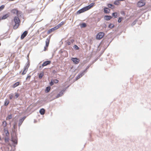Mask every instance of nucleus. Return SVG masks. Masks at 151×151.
<instances>
[{
  "label": "nucleus",
  "mask_w": 151,
  "mask_h": 151,
  "mask_svg": "<svg viewBox=\"0 0 151 151\" xmlns=\"http://www.w3.org/2000/svg\"><path fill=\"white\" fill-rule=\"evenodd\" d=\"M13 21L14 24L13 26L14 29H17L20 25L21 21L19 18L17 17H14Z\"/></svg>",
  "instance_id": "1"
},
{
  "label": "nucleus",
  "mask_w": 151,
  "mask_h": 151,
  "mask_svg": "<svg viewBox=\"0 0 151 151\" xmlns=\"http://www.w3.org/2000/svg\"><path fill=\"white\" fill-rule=\"evenodd\" d=\"M11 140L14 143L17 144V138L16 133L13 132L12 134Z\"/></svg>",
  "instance_id": "2"
},
{
  "label": "nucleus",
  "mask_w": 151,
  "mask_h": 151,
  "mask_svg": "<svg viewBox=\"0 0 151 151\" xmlns=\"http://www.w3.org/2000/svg\"><path fill=\"white\" fill-rule=\"evenodd\" d=\"M137 6L141 7L145 5V1L144 0H140L137 3Z\"/></svg>",
  "instance_id": "3"
},
{
  "label": "nucleus",
  "mask_w": 151,
  "mask_h": 151,
  "mask_svg": "<svg viewBox=\"0 0 151 151\" xmlns=\"http://www.w3.org/2000/svg\"><path fill=\"white\" fill-rule=\"evenodd\" d=\"M104 35V33L103 32H100L96 35V38L97 39L100 40L102 38Z\"/></svg>",
  "instance_id": "4"
},
{
  "label": "nucleus",
  "mask_w": 151,
  "mask_h": 151,
  "mask_svg": "<svg viewBox=\"0 0 151 151\" xmlns=\"http://www.w3.org/2000/svg\"><path fill=\"white\" fill-rule=\"evenodd\" d=\"M50 40V38H47L45 42H46V45L44 47V51H45L47 48L49 46V42Z\"/></svg>",
  "instance_id": "5"
},
{
  "label": "nucleus",
  "mask_w": 151,
  "mask_h": 151,
  "mask_svg": "<svg viewBox=\"0 0 151 151\" xmlns=\"http://www.w3.org/2000/svg\"><path fill=\"white\" fill-rule=\"evenodd\" d=\"M71 60L74 63L76 64H78L80 61V60L77 58H71Z\"/></svg>",
  "instance_id": "6"
},
{
  "label": "nucleus",
  "mask_w": 151,
  "mask_h": 151,
  "mask_svg": "<svg viewBox=\"0 0 151 151\" xmlns=\"http://www.w3.org/2000/svg\"><path fill=\"white\" fill-rule=\"evenodd\" d=\"M88 10L86 7H85L79 10L77 12V13L78 14H80L82 13L83 12L85 11H87Z\"/></svg>",
  "instance_id": "7"
},
{
  "label": "nucleus",
  "mask_w": 151,
  "mask_h": 151,
  "mask_svg": "<svg viewBox=\"0 0 151 151\" xmlns=\"http://www.w3.org/2000/svg\"><path fill=\"white\" fill-rule=\"evenodd\" d=\"M58 29V28L56 27V26H55V27H54L53 28H52L50 29H49L48 31H47V34H50L52 33L53 31H54L55 30Z\"/></svg>",
  "instance_id": "8"
},
{
  "label": "nucleus",
  "mask_w": 151,
  "mask_h": 151,
  "mask_svg": "<svg viewBox=\"0 0 151 151\" xmlns=\"http://www.w3.org/2000/svg\"><path fill=\"white\" fill-rule=\"evenodd\" d=\"M95 5V3H93L90 4L89 5L87 6L86 7L88 10L93 7Z\"/></svg>",
  "instance_id": "9"
},
{
  "label": "nucleus",
  "mask_w": 151,
  "mask_h": 151,
  "mask_svg": "<svg viewBox=\"0 0 151 151\" xmlns=\"http://www.w3.org/2000/svg\"><path fill=\"white\" fill-rule=\"evenodd\" d=\"M86 72V70H84L83 72L79 74L77 77L76 79L78 80L82 77L84 75L85 72Z\"/></svg>",
  "instance_id": "10"
},
{
  "label": "nucleus",
  "mask_w": 151,
  "mask_h": 151,
  "mask_svg": "<svg viewBox=\"0 0 151 151\" xmlns=\"http://www.w3.org/2000/svg\"><path fill=\"white\" fill-rule=\"evenodd\" d=\"M28 32L27 31H25L22 34L21 36V39H23L27 35Z\"/></svg>",
  "instance_id": "11"
},
{
  "label": "nucleus",
  "mask_w": 151,
  "mask_h": 151,
  "mask_svg": "<svg viewBox=\"0 0 151 151\" xmlns=\"http://www.w3.org/2000/svg\"><path fill=\"white\" fill-rule=\"evenodd\" d=\"M51 61H47L45 62L42 64V67H44L46 66H47L51 63Z\"/></svg>",
  "instance_id": "12"
},
{
  "label": "nucleus",
  "mask_w": 151,
  "mask_h": 151,
  "mask_svg": "<svg viewBox=\"0 0 151 151\" xmlns=\"http://www.w3.org/2000/svg\"><path fill=\"white\" fill-rule=\"evenodd\" d=\"M11 12L13 14H16L17 16L18 15L19 11L17 9H13L11 11Z\"/></svg>",
  "instance_id": "13"
},
{
  "label": "nucleus",
  "mask_w": 151,
  "mask_h": 151,
  "mask_svg": "<svg viewBox=\"0 0 151 151\" xmlns=\"http://www.w3.org/2000/svg\"><path fill=\"white\" fill-rule=\"evenodd\" d=\"M65 23V21L62 22L59 24H58V25L56 26V27H57L58 29L62 26Z\"/></svg>",
  "instance_id": "14"
},
{
  "label": "nucleus",
  "mask_w": 151,
  "mask_h": 151,
  "mask_svg": "<svg viewBox=\"0 0 151 151\" xmlns=\"http://www.w3.org/2000/svg\"><path fill=\"white\" fill-rule=\"evenodd\" d=\"M64 91H61L56 96V98H58L61 96H62L63 94Z\"/></svg>",
  "instance_id": "15"
},
{
  "label": "nucleus",
  "mask_w": 151,
  "mask_h": 151,
  "mask_svg": "<svg viewBox=\"0 0 151 151\" xmlns=\"http://www.w3.org/2000/svg\"><path fill=\"white\" fill-rule=\"evenodd\" d=\"M28 68L27 66L24 67V70L23 71V72L22 73V75H24L25 74H26V73L27 71V70H28Z\"/></svg>",
  "instance_id": "16"
},
{
  "label": "nucleus",
  "mask_w": 151,
  "mask_h": 151,
  "mask_svg": "<svg viewBox=\"0 0 151 151\" xmlns=\"http://www.w3.org/2000/svg\"><path fill=\"white\" fill-rule=\"evenodd\" d=\"M112 18L111 16H104V19L106 20H109Z\"/></svg>",
  "instance_id": "17"
},
{
  "label": "nucleus",
  "mask_w": 151,
  "mask_h": 151,
  "mask_svg": "<svg viewBox=\"0 0 151 151\" xmlns=\"http://www.w3.org/2000/svg\"><path fill=\"white\" fill-rule=\"evenodd\" d=\"M110 11V9L107 8H104V12L105 13H109Z\"/></svg>",
  "instance_id": "18"
},
{
  "label": "nucleus",
  "mask_w": 151,
  "mask_h": 151,
  "mask_svg": "<svg viewBox=\"0 0 151 151\" xmlns=\"http://www.w3.org/2000/svg\"><path fill=\"white\" fill-rule=\"evenodd\" d=\"M4 132L5 133L6 135V136H8L9 135L8 131L6 128H4Z\"/></svg>",
  "instance_id": "19"
},
{
  "label": "nucleus",
  "mask_w": 151,
  "mask_h": 151,
  "mask_svg": "<svg viewBox=\"0 0 151 151\" xmlns=\"http://www.w3.org/2000/svg\"><path fill=\"white\" fill-rule=\"evenodd\" d=\"M9 17V14H5V15H3L2 17V19H6V18H7L8 17Z\"/></svg>",
  "instance_id": "20"
},
{
  "label": "nucleus",
  "mask_w": 151,
  "mask_h": 151,
  "mask_svg": "<svg viewBox=\"0 0 151 151\" xmlns=\"http://www.w3.org/2000/svg\"><path fill=\"white\" fill-rule=\"evenodd\" d=\"M40 112L41 115H43L45 113V110L44 109H42L40 110Z\"/></svg>",
  "instance_id": "21"
},
{
  "label": "nucleus",
  "mask_w": 151,
  "mask_h": 151,
  "mask_svg": "<svg viewBox=\"0 0 151 151\" xmlns=\"http://www.w3.org/2000/svg\"><path fill=\"white\" fill-rule=\"evenodd\" d=\"M19 84V82H17L15 83L12 86V87L13 88H15L17 86H18Z\"/></svg>",
  "instance_id": "22"
},
{
  "label": "nucleus",
  "mask_w": 151,
  "mask_h": 151,
  "mask_svg": "<svg viewBox=\"0 0 151 151\" xmlns=\"http://www.w3.org/2000/svg\"><path fill=\"white\" fill-rule=\"evenodd\" d=\"M12 117V114H10V115H8L7 117H6V120H9V119H11Z\"/></svg>",
  "instance_id": "23"
},
{
  "label": "nucleus",
  "mask_w": 151,
  "mask_h": 151,
  "mask_svg": "<svg viewBox=\"0 0 151 151\" xmlns=\"http://www.w3.org/2000/svg\"><path fill=\"white\" fill-rule=\"evenodd\" d=\"M9 101L7 99H6L4 102V105L7 106L9 104Z\"/></svg>",
  "instance_id": "24"
},
{
  "label": "nucleus",
  "mask_w": 151,
  "mask_h": 151,
  "mask_svg": "<svg viewBox=\"0 0 151 151\" xmlns=\"http://www.w3.org/2000/svg\"><path fill=\"white\" fill-rule=\"evenodd\" d=\"M117 12H114L112 14V16L114 17V18H116L117 17Z\"/></svg>",
  "instance_id": "25"
},
{
  "label": "nucleus",
  "mask_w": 151,
  "mask_h": 151,
  "mask_svg": "<svg viewBox=\"0 0 151 151\" xmlns=\"http://www.w3.org/2000/svg\"><path fill=\"white\" fill-rule=\"evenodd\" d=\"M114 4L115 5H118L120 4V3L118 0H116L114 2Z\"/></svg>",
  "instance_id": "26"
},
{
  "label": "nucleus",
  "mask_w": 151,
  "mask_h": 151,
  "mask_svg": "<svg viewBox=\"0 0 151 151\" xmlns=\"http://www.w3.org/2000/svg\"><path fill=\"white\" fill-rule=\"evenodd\" d=\"M2 125L4 128H6L7 125L6 122L5 121L3 122L2 123Z\"/></svg>",
  "instance_id": "27"
},
{
  "label": "nucleus",
  "mask_w": 151,
  "mask_h": 151,
  "mask_svg": "<svg viewBox=\"0 0 151 151\" xmlns=\"http://www.w3.org/2000/svg\"><path fill=\"white\" fill-rule=\"evenodd\" d=\"M44 75L43 73H40L39 76V78L40 79H41L42 78L43 76Z\"/></svg>",
  "instance_id": "28"
},
{
  "label": "nucleus",
  "mask_w": 151,
  "mask_h": 151,
  "mask_svg": "<svg viewBox=\"0 0 151 151\" xmlns=\"http://www.w3.org/2000/svg\"><path fill=\"white\" fill-rule=\"evenodd\" d=\"M50 89V86L47 87L46 88V92H48L49 91Z\"/></svg>",
  "instance_id": "29"
},
{
  "label": "nucleus",
  "mask_w": 151,
  "mask_h": 151,
  "mask_svg": "<svg viewBox=\"0 0 151 151\" xmlns=\"http://www.w3.org/2000/svg\"><path fill=\"white\" fill-rule=\"evenodd\" d=\"M24 118H22V119H20L19 120V124L20 125H21L22 124V123L23 122L24 120Z\"/></svg>",
  "instance_id": "30"
},
{
  "label": "nucleus",
  "mask_w": 151,
  "mask_h": 151,
  "mask_svg": "<svg viewBox=\"0 0 151 151\" xmlns=\"http://www.w3.org/2000/svg\"><path fill=\"white\" fill-rule=\"evenodd\" d=\"M107 6L109 8H111L112 7H114V6L111 4H108Z\"/></svg>",
  "instance_id": "31"
},
{
  "label": "nucleus",
  "mask_w": 151,
  "mask_h": 151,
  "mask_svg": "<svg viewBox=\"0 0 151 151\" xmlns=\"http://www.w3.org/2000/svg\"><path fill=\"white\" fill-rule=\"evenodd\" d=\"M123 18L122 17H119L118 20V22L119 23L121 22V21L123 20Z\"/></svg>",
  "instance_id": "32"
},
{
  "label": "nucleus",
  "mask_w": 151,
  "mask_h": 151,
  "mask_svg": "<svg viewBox=\"0 0 151 151\" xmlns=\"http://www.w3.org/2000/svg\"><path fill=\"white\" fill-rule=\"evenodd\" d=\"M114 25L111 24H110L109 25V27L112 28L114 27Z\"/></svg>",
  "instance_id": "33"
},
{
  "label": "nucleus",
  "mask_w": 151,
  "mask_h": 151,
  "mask_svg": "<svg viewBox=\"0 0 151 151\" xmlns=\"http://www.w3.org/2000/svg\"><path fill=\"white\" fill-rule=\"evenodd\" d=\"M5 6L4 5H2L0 7V11H1L4 8Z\"/></svg>",
  "instance_id": "34"
},
{
  "label": "nucleus",
  "mask_w": 151,
  "mask_h": 151,
  "mask_svg": "<svg viewBox=\"0 0 151 151\" xmlns=\"http://www.w3.org/2000/svg\"><path fill=\"white\" fill-rule=\"evenodd\" d=\"M81 27H86V25L85 23H83L81 25Z\"/></svg>",
  "instance_id": "35"
},
{
  "label": "nucleus",
  "mask_w": 151,
  "mask_h": 151,
  "mask_svg": "<svg viewBox=\"0 0 151 151\" xmlns=\"http://www.w3.org/2000/svg\"><path fill=\"white\" fill-rule=\"evenodd\" d=\"M13 95L11 94H10L9 95V97L10 99H12L13 97Z\"/></svg>",
  "instance_id": "36"
},
{
  "label": "nucleus",
  "mask_w": 151,
  "mask_h": 151,
  "mask_svg": "<svg viewBox=\"0 0 151 151\" xmlns=\"http://www.w3.org/2000/svg\"><path fill=\"white\" fill-rule=\"evenodd\" d=\"M15 96L16 97V98H17L19 96V94L17 93H16Z\"/></svg>",
  "instance_id": "37"
},
{
  "label": "nucleus",
  "mask_w": 151,
  "mask_h": 151,
  "mask_svg": "<svg viewBox=\"0 0 151 151\" xmlns=\"http://www.w3.org/2000/svg\"><path fill=\"white\" fill-rule=\"evenodd\" d=\"M53 82L55 83H57L59 82V81L57 79H55L53 81Z\"/></svg>",
  "instance_id": "38"
},
{
  "label": "nucleus",
  "mask_w": 151,
  "mask_h": 151,
  "mask_svg": "<svg viewBox=\"0 0 151 151\" xmlns=\"http://www.w3.org/2000/svg\"><path fill=\"white\" fill-rule=\"evenodd\" d=\"M18 62L17 63V65L16 66V67L18 69L20 67V65L19 64H18Z\"/></svg>",
  "instance_id": "39"
},
{
  "label": "nucleus",
  "mask_w": 151,
  "mask_h": 151,
  "mask_svg": "<svg viewBox=\"0 0 151 151\" xmlns=\"http://www.w3.org/2000/svg\"><path fill=\"white\" fill-rule=\"evenodd\" d=\"M31 76H28L27 78H26L27 80L29 79V81L30 79L31 78Z\"/></svg>",
  "instance_id": "40"
},
{
  "label": "nucleus",
  "mask_w": 151,
  "mask_h": 151,
  "mask_svg": "<svg viewBox=\"0 0 151 151\" xmlns=\"http://www.w3.org/2000/svg\"><path fill=\"white\" fill-rule=\"evenodd\" d=\"M74 47H75V48L76 50H78L79 48V47L76 45H75L74 46Z\"/></svg>",
  "instance_id": "41"
},
{
  "label": "nucleus",
  "mask_w": 151,
  "mask_h": 151,
  "mask_svg": "<svg viewBox=\"0 0 151 151\" xmlns=\"http://www.w3.org/2000/svg\"><path fill=\"white\" fill-rule=\"evenodd\" d=\"M71 44V43L70 42L68 41L67 42V44L68 45H70Z\"/></svg>",
  "instance_id": "42"
},
{
  "label": "nucleus",
  "mask_w": 151,
  "mask_h": 151,
  "mask_svg": "<svg viewBox=\"0 0 151 151\" xmlns=\"http://www.w3.org/2000/svg\"><path fill=\"white\" fill-rule=\"evenodd\" d=\"M54 84V83L53 82H52V81H51L50 83V84L51 86H52V85H53Z\"/></svg>",
  "instance_id": "43"
},
{
  "label": "nucleus",
  "mask_w": 151,
  "mask_h": 151,
  "mask_svg": "<svg viewBox=\"0 0 151 151\" xmlns=\"http://www.w3.org/2000/svg\"><path fill=\"white\" fill-rule=\"evenodd\" d=\"M71 41L72 42H74V40H71Z\"/></svg>",
  "instance_id": "44"
},
{
  "label": "nucleus",
  "mask_w": 151,
  "mask_h": 151,
  "mask_svg": "<svg viewBox=\"0 0 151 151\" xmlns=\"http://www.w3.org/2000/svg\"><path fill=\"white\" fill-rule=\"evenodd\" d=\"M119 1H124L125 0H118Z\"/></svg>",
  "instance_id": "45"
},
{
  "label": "nucleus",
  "mask_w": 151,
  "mask_h": 151,
  "mask_svg": "<svg viewBox=\"0 0 151 151\" xmlns=\"http://www.w3.org/2000/svg\"><path fill=\"white\" fill-rule=\"evenodd\" d=\"M2 19H2V17L1 18L0 17V21H1V20Z\"/></svg>",
  "instance_id": "46"
},
{
  "label": "nucleus",
  "mask_w": 151,
  "mask_h": 151,
  "mask_svg": "<svg viewBox=\"0 0 151 151\" xmlns=\"http://www.w3.org/2000/svg\"><path fill=\"white\" fill-rule=\"evenodd\" d=\"M1 140V136H0V140Z\"/></svg>",
  "instance_id": "47"
},
{
  "label": "nucleus",
  "mask_w": 151,
  "mask_h": 151,
  "mask_svg": "<svg viewBox=\"0 0 151 151\" xmlns=\"http://www.w3.org/2000/svg\"><path fill=\"white\" fill-rule=\"evenodd\" d=\"M5 141L6 142L7 141V140L6 139H5Z\"/></svg>",
  "instance_id": "48"
}]
</instances>
